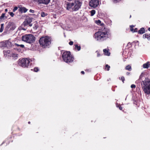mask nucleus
<instances>
[{"label": "nucleus", "instance_id": "79ce46f5", "mask_svg": "<svg viewBox=\"0 0 150 150\" xmlns=\"http://www.w3.org/2000/svg\"><path fill=\"white\" fill-rule=\"evenodd\" d=\"M29 12H31V13H34V11L33 10H32V9H30V10H29Z\"/></svg>", "mask_w": 150, "mask_h": 150}, {"label": "nucleus", "instance_id": "0eeeda50", "mask_svg": "<svg viewBox=\"0 0 150 150\" xmlns=\"http://www.w3.org/2000/svg\"><path fill=\"white\" fill-rule=\"evenodd\" d=\"M102 28L99 29L98 31L95 34V38L98 41H100L103 39V31Z\"/></svg>", "mask_w": 150, "mask_h": 150}, {"label": "nucleus", "instance_id": "864d4df0", "mask_svg": "<svg viewBox=\"0 0 150 150\" xmlns=\"http://www.w3.org/2000/svg\"><path fill=\"white\" fill-rule=\"evenodd\" d=\"M23 30H25V29H23Z\"/></svg>", "mask_w": 150, "mask_h": 150}, {"label": "nucleus", "instance_id": "f03ea898", "mask_svg": "<svg viewBox=\"0 0 150 150\" xmlns=\"http://www.w3.org/2000/svg\"><path fill=\"white\" fill-rule=\"evenodd\" d=\"M52 39L49 36H42L40 38L39 42L40 46L44 48H49L51 44Z\"/></svg>", "mask_w": 150, "mask_h": 150}, {"label": "nucleus", "instance_id": "9b49d317", "mask_svg": "<svg viewBox=\"0 0 150 150\" xmlns=\"http://www.w3.org/2000/svg\"><path fill=\"white\" fill-rule=\"evenodd\" d=\"M16 28L15 24L13 22H9L8 23L5 28L6 31H10L11 30H14Z\"/></svg>", "mask_w": 150, "mask_h": 150}, {"label": "nucleus", "instance_id": "4c0bfd02", "mask_svg": "<svg viewBox=\"0 0 150 150\" xmlns=\"http://www.w3.org/2000/svg\"><path fill=\"white\" fill-rule=\"evenodd\" d=\"M6 52V53L9 54L11 52L10 50H7L6 52Z\"/></svg>", "mask_w": 150, "mask_h": 150}, {"label": "nucleus", "instance_id": "f257e3e1", "mask_svg": "<svg viewBox=\"0 0 150 150\" xmlns=\"http://www.w3.org/2000/svg\"><path fill=\"white\" fill-rule=\"evenodd\" d=\"M82 3L79 0H74L73 2H67L66 9L73 11H76L81 8Z\"/></svg>", "mask_w": 150, "mask_h": 150}, {"label": "nucleus", "instance_id": "39448f33", "mask_svg": "<svg viewBox=\"0 0 150 150\" xmlns=\"http://www.w3.org/2000/svg\"><path fill=\"white\" fill-rule=\"evenodd\" d=\"M143 88L144 91L147 94L150 93V80L146 78L143 81Z\"/></svg>", "mask_w": 150, "mask_h": 150}, {"label": "nucleus", "instance_id": "cd10ccee", "mask_svg": "<svg viewBox=\"0 0 150 150\" xmlns=\"http://www.w3.org/2000/svg\"><path fill=\"white\" fill-rule=\"evenodd\" d=\"M15 45L17 47H21L23 48L24 47V46L23 45H19L17 43L15 44Z\"/></svg>", "mask_w": 150, "mask_h": 150}, {"label": "nucleus", "instance_id": "e433bc0d", "mask_svg": "<svg viewBox=\"0 0 150 150\" xmlns=\"http://www.w3.org/2000/svg\"><path fill=\"white\" fill-rule=\"evenodd\" d=\"M112 0L114 3H117L121 1V0Z\"/></svg>", "mask_w": 150, "mask_h": 150}, {"label": "nucleus", "instance_id": "1a4fd4ad", "mask_svg": "<svg viewBox=\"0 0 150 150\" xmlns=\"http://www.w3.org/2000/svg\"><path fill=\"white\" fill-rule=\"evenodd\" d=\"M99 3V0H90L89 1V5L91 7L94 8L98 6Z\"/></svg>", "mask_w": 150, "mask_h": 150}, {"label": "nucleus", "instance_id": "4be33fe9", "mask_svg": "<svg viewBox=\"0 0 150 150\" xmlns=\"http://www.w3.org/2000/svg\"><path fill=\"white\" fill-rule=\"evenodd\" d=\"M11 57H12L13 59H16L18 57V54L15 53H12Z\"/></svg>", "mask_w": 150, "mask_h": 150}, {"label": "nucleus", "instance_id": "a211bd4d", "mask_svg": "<svg viewBox=\"0 0 150 150\" xmlns=\"http://www.w3.org/2000/svg\"><path fill=\"white\" fill-rule=\"evenodd\" d=\"M149 65H150V62H148L143 64V67L144 68L147 69L149 68Z\"/></svg>", "mask_w": 150, "mask_h": 150}, {"label": "nucleus", "instance_id": "aec40b11", "mask_svg": "<svg viewBox=\"0 0 150 150\" xmlns=\"http://www.w3.org/2000/svg\"><path fill=\"white\" fill-rule=\"evenodd\" d=\"M125 69L129 71H131L132 70L131 66L130 65H128L125 67Z\"/></svg>", "mask_w": 150, "mask_h": 150}, {"label": "nucleus", "instance_id": "a19ab883", "mask_svg": "<svg viewBox=\"0 0 150 150\" xmlns=\"http://www.w3.org/2000/svg\"><path fill=\"white\" fill-rule=\"evenodd\" d=\"M73 42L72 41H71L69 42V44L70 45H73Z\"/></svg>", "mask_w": 150, "mask_h": 150}, {"label": "nucleus", "instance_id": "58836bf2", "mask_svg": "<svg viewBox=\"0 0 150 150\" xmlns=\"http://www.w3.org/2000/svg\"><path fill=\"white\" fill-rule=\"evenodd\" d=\"M96 53H97V56L98 57H99L100 56V54L99 52L97 51H96Z\"/></svg>", "mask_w": 150, "mask_h": 150}, {"label": "nucleus", "instance_id": "de8ad7c7", "mask_svg": "<svg viewBox=\"0 0 150 150\" xmlns=\"http://www.w3.org/2000/svg\"><path fill=\"white\" fill-rule=\"evenodd\" d=\"M67 0L69 1H72V0Z\"/></svg>", "mask_w": 150, "mask_h": 150}, {"label": "nucleus", "instance_id": "c756f323", "mask_svg": "<svg viewBox=\"0 0 150 150\" xmlns=\"http://www.w3.org/2000/svg\"><path fill=\"white\" fill-rule=\"evenodd\" d=\"M47 15V13H45L43 12H42L41 13V16L42 17H45Z\"/></svg>", "mask_w": 150, "mask_h": 150}, {"label": "nucleus", "instance_id": "603ef678", "mask_svg": "<svg viewBox=\"0 0 150 150\" xmlns=\"http://www.w3.org/2000/svg\"><path fill=\"white\" fill-rule=\"evenodd\" d=\"M131 17V16L130 15V18Z\"/></svg>", "mask_w": 150, "mask_h": 150}, {"label": "nucleus", "instance_id": "37998d69", "mask_svg": "<svg viewBox=\"0 0 150 150\" xmlns=\"http://www.w3.org/2000/svg\"><path fill=\"white\" fill-rule=\"evenodd\" d=\"M130 72H127L126 73V75L127 76L129 75H130Z\"/></svg>", "mask_w": 150, "mask_h": 150}, {"label": "nucleus", "instance_id": "09e8293b", "mask_svg": "<svg viewBox=\"0 0 150 150\" xmlns=\"http://www.w3.org/2000/svg\"><path fill=\"white\" fill-rule=\"evenodd\" d=\"M28 124H30V122L29 121L28 122Z\"/></svg>", "mask_w": 150, "mask_h": 150}, {"label": "nucleus", "instance_id": "3c124183", "mask_svg": "<svg viewBox=\"0 0 150 150\" xmlns=\"http://www.w3.org/2000/svg\"><path fill=\"white\" fill-rule=\"evenodd\" d=\"M17 128H18V129L19 130H20V129H19V128H18V127H17Z\"/></svg>", "mask_w": 150, "mask_h": 150}, {"label": "nucleus", "instance_id": "f3484780", "mask_svg": "<svg viewBox=\"0 0 150 150\" xmlns=\"http://www.w3.org/2000/svg\"><path fill=\"white\" fill-rule=\"evenodd\" d=\"M145 30L144 28H141L138 31V34H142L145 33Z\"/></svg>", "mask_w": 150, "mask_h": 150}, {"label": "nucleus", "instance_id": "6ab92c4d", "mask_svg": "<svg viewBox=\"0 0 150 150\" xmlns=\"http://www.w3.org/2000/svg\"><path fill=\"white\" fill-rule=\"evenodd\" d=\"M143 38L144 39L147 38L148 40H150V34L146 33L143 35Z\"/></svg>", "mask_w": 150, "mask_h": 150}, {"label": "nucleus", "instance_id": "c85d7f7f", "mask_svg": "<svg viewBox=\"0 0 150 150\" xmlns=\"http://www.w3.org/2000/svg\"><path fill=\"white\" fill-rule=\"evenodd\" d=\"M96 13V11L95 10H92L91 11V16H93Z\"/></svg>", "mask_w": 150, "mask_h": 150}, {"label": "nucleus", "instance_id": "2f4dec72", "mask_svg": "<svg viewBox=\"0 0 150 150\" xmlns=\"http://www.w3.org/2000/svg\"><path fill=\"white\" fill-rule=\"evenodd\" d=\"M33 69L34 71L35 72H37L39 71V69L38 67H35Z\"/></svg>", "mask_w": 150, "mask_h": 150}, {"label": "nucleus", "instance_id": "6e6552de", "mask_svg": "<svg viewBox=\"0 0 150 150\" xmlns=\"http://www.w3.org/2000/svg\"><path fill=\"white\" fill-rule=\"evenodd\" d=\"M32 18L28 17L26 18L21 25L22 27H25L29 25L30 27L32 25V24L31 23L32 22Z\"/></svg>", "mask_w": 150, "mask_h": 150}, {"label": "nucleus", "instance_id": "49530a36", "mask_svg": "<svg viewBox=\"0 0 150 150\" xmlns=\"http://www.w3.org/2000/svg\"><path fill=\"white\" fill-rule=\"evenodd\" d=\"M148 30L150 31V28H148Z\"/></svg>", "mask_w": 150, "mask_h": 150}, {"label": "nucleus", "instance_id": "7ed1b4c3", "mask_svg": "<svg viewBox=\"0 0 150 150\" xmlns=\"http://www.w3.org/2000/svg\"><path fill=\"white\" fill-rule=\"evenodd\" d=\"M62 57L63 60L67 63H71L74 61V57L69 51H66L63 52Z\"/></svg>", "mask_w": 150, "mask_h": 150}, {"label": "nucleus", "instance_id": "ddd939ff", "mask_svg": "<svg viewBox=\"0 0 150 150\" xmlns=\"http://www.w3.org/2000/svg\"><path fill=\"white\" fill-rule=\"evenodd\" d=\"M18 7L19 8L18 11L19 12H20L21 13H25L28 10L25 7H22L21 5H20V6H18Z\"/></svg>", "mask_w": 150, "mask_h": 150}, {"label": "nucleus", "instance_id": "5fc2aeb1", "mask_svg": "<svg viewBox=\"0 0 150 150\" xmlns=\"http://www.w3.org/2000/svg\"><path fill=\"white\" fill-rule=\"evenodd\" d=\"M32 33H35V32H32Z\"/></svg>", "mask_w": 150, "mask_h": 150}, {"label": "nucleus", "instance_id": "2eb2a0df", "mask_svg": "<svg viewBox=\"0 0 150 150\" xmlns=\"http://www.w3.org/2000/svg\"><path fill=\"white\" fill-rule=\"evenodd\" d=\"M109 51V49L108 48L104 49V54L108 56H110V52Z\"/></svg>", "mask_w": 150, "mask_h": 150}, {"label": "nucleus", "instance_id": "dca6fc26", "mask_svg": "<svg viewBox=\"0 0 150 150\" xmlns=\"http://www.w3.org/2000/svg\"><path fill=\"white\" fill-rule=\"evenodd\" d=\"M7 17L5 16V13H2L1 16H0V22L3 21L4 20L7 19Z\"/></svg>", "mask_w": 150, "mask_h": 150}, {"label": "nucleus", "instance_id": "423d86ee", "mask_svg": "<svg viewBox=\"0 0 150 150\" xmlns=\"http://www.w3.org/2000/svg\"><path fill=\"white\" fill-rule=\"evenodd\" d=\"M30 63L29 60L27 58H23L18 61V64L20 66L25 68L28 67Z\"/></svg>", "mask_w": 150, "mask_h": 150}, {"label": "nucleus", "instance_id": "ea45409f", "mask_svg": "<svg viewBox=\"0 0 150 150\" xmlns=\"http://www.w3.org/2000/svg\"><path fill=\"white\" fill-rule=\"evenodd\" d=\"M137 32H138L137 28H135L134 29L133 33Z\"/></svg>", "mask_w": 150, "mask_h": 150}, {"label": "nucleus", "instance_id": "f8f14e48", "mask_svg": "<svg viewBox=\"0 0 150 150\" xmlns=\"http://www.w3.org/2000/svg\"><path fill=\"white\" fill-rule=\"evenodd\" d=\"M104 21L107 25H110L111 23V21L108 18L107 15L106 14L104 15Z\"/></svg>", "mask_w": 150, "mask_h": 150}, {"label": "nucleus", "instance_id": "5701e85b", "mask_svg": "<svg viewBox=\"0 0 150 150\" xmlns=\"http://www.w3.org/2000/svg\"><path fill=\"white\" fill-rule=\"evenodd\" d=\"M38 25L37 23H35L34 26L33 27V29L34 30H36L38 27Z\"/></svg>", "mask_w": 150, "mask_h": 150}, {"label": "nucleus", "instance_id": "412c9836", "mask_svg": "<svg viewBox=\"0 0 150 150\" xmlns=\"http://www.w3.org/2000/svg\"><path fill=\"white\" fill-rule=\"evenodd\" d=\"M95 22L98 25H99L101 26L103 25V23H101V21L99 20L95 21Z\"/></svg>", "mask_w": 150, "mask_h": 150}, {"label": "nucleus", "instance_id": "7c9ffc66", "mask_svg": "<svg viewBox=\"0 0 150 150\" xmlns=\"http://www.w3.org/2000/svg\"><path fill=\"white\" fill-rule=\"evenodd\" d=\"M119 79L122 80L123 83H124V81L125 80V78L123 76H122L120 78L119 77Z\"/></svg>", "mask_w": 150, "mask_h": 150}, {"label": "nucleus", "instance_id": "9d476101", "mask_svg": "<svg viewBox=\"0 0 150 150\" xmlns=\"http://www.w3.org/2000/svg\"><path fill=\"white\" fill-rule=\"evenodd\" d=\"M111 34L110 29L104 27V40L110 37Z\"/></svg>", "mask_w": 150, "mask_h": 150}, {"label": "nucleus", "instance_id": "a878e982", "mask_svg": "<svg viewBox=\"0 0 150 150\" xmlns=\"http://www.w3.org/2000/svg\"><path fill=\"white\" fill-rule=\"evenodd\" d=\"M134 25H130L129 26V27L130 28V30L132 33H133V31H134Z\"/></svg>", "mask_w": 150, "mask_h": 150}, {"label": "nucleus", "instance_id": "bb28decb", "mask_svg": "<svg viewBox=\"0 0 150 150\" xmlns=\"http://www.w3.org/2000/svg\"><path fill=\"white\" fill-rule=\"evenodd\" d=\"M4 24H1V27L0 29V32L1 33L2 32L4 29Z\"/></svg>", "mask_w": 150, "mask_h": 150}, {"label": "nucleus", "instance_id": "c03bdc74", "mask_svg": "<svg viewBox=\"0 0 150 150\" xmlns=\"http://www.w3.org/2000/svg\"><path fill=\"white\" fill-rule=\"evenodd\" d=\"M81 74H84L85 73L83 71H82L81 72Z\"/></svg>", "mask_w": 150, "mask_h": 150}, {"label": "nucleus", "instance_id": "f704fd0d", "mask_svg": "<svg viewBox=\"0 0 150 150\" xmlns=\"http://www.w3.org/2000/svg\"><path fill=\"white\" fill-rule=\"evenodd\" d=\"M131 87L132 88H136V86L134 84H132Z\"/></svg>", "mask_w": 150, "mask_h": 150}, {"label": "nucleus", "instance_id": "c9c22d12", "mask_svg": "<svg viewBox=\"0 0 150 150\" xmlns=\"http://www.w3.org/2000/svg\"><path fill=\"white\" fill-rule=\"evenodd\" d=\"M117 107L119 108V109L120 110H122V107L120 105H119L117 106Z\"/></svg>", "mask_w": 150, "mask_h": 150}, {"label": "nucleus", "instance_id": "b1692460", "mask_svg": "<svg viewBox=\"0 0 150 150\" xmlns=\"http://www.w3.org/2000/svg\"><path fill=\"white\" fill-rule=\"evenodd\" d=\"M110 66L108 64H106L105 65V70L106 71H109L110 69Z\"/></svg>", "mask_w": 150, "mask_h": 150}, {"label": "nucleus", "instance_id": "473e14b6", "mask_svg": "<svg viewBox=\"0 0 150 150\" xmlns=\"http://www.w3.org/2000/svg\"><path fill=\"white\" fill-rule=\"evenodd\" d=\"M8 13L12 17H13L14 15V14L12 12H9Z\"/></svg>", "mask_w": 150, "mask_h": 150}, {"label": "nucleus", "instance_id": "72a5a7b5", "mask_svg": "<svg viewBox=\"0 0 150 150\" xmlns=\"http://www.w3.org/2000/svg\"><path fill=\"white\" fill-rule=\"evenodd\" d=\"M18 8L16 6V7H15L13 9V12H15L16 10H17Z\"/></svg>", "mask_w": 150, "mask_h": 150}, {"label": "nucleus", "instance_id": "a18cd8bd", "mask_svg": "<svg viewBox=\"0 0 150 150\" xmlns=\"http://www.w3.org/2000/svg\"><path fill=\"white\" fill-rule=\"evenodd\" d=\"M5 11L6 12H7L8 11V9L7 8H6L5 9Z\"/></svg>", "mask_w": 150, "mask_h": 150}, {"label": "nucleus", "instance_id": "20e7f679", "mask_svg": "<svg viewBox=\"0 0 150 150\" xmlns=\"http://www.w3.org/2000/svg\"><path fill=\"white\" fill-rule=\"evenodd\" d=\"M35 37L31 34L26 35L22 37V40L23 41L30 44L34 42L35 41Z\"/></svg>", "mask_w": 150, "mask_h": 150}, {"label": "nucleus", "instance_id": "4468645a", "mask_svg": "<svg viewBox=\"0 0 150 150\" xmlns=\"http://www.w3.org/2000/svg\"><path fill=\"white\" fill-rule=\"evenodd\" d=\"M3 45L5 47L9 48L12 46V44L11 42L8 41H6L4 42Z\"/></svg>", "mask_w": 150, "mask_h": 150}, {"label": "nucleus", "instance_id": "8fccbe9b", "mask_svg": "<svg viewBox=\"0 0 150 150\" xmlns=\"http://www.w3.org/2000/svg\"><path fill=\"white\" fill-rule=\"evenodd\" d=\"M14 128V127H13L12 128V130H13V131H14V130H13V128Z\"/></svg>", "mask_w": 150, "mask_h": 150}, {"label": "nucleus", "instance_id": "393cba45", "mask_svg": "<svg viewBox=\"0 0 150 150\" xmlns=\"http://www.w3.org/2000/svg\"><path fill=\"white\" fill-rule=\"evenodd\" d=\"M81 46H78L77 45H75V49L77 50L78 51H79L81 50Z\"/></svg>", "mask_w": 150, "mask_h": 150}]
</instances>
